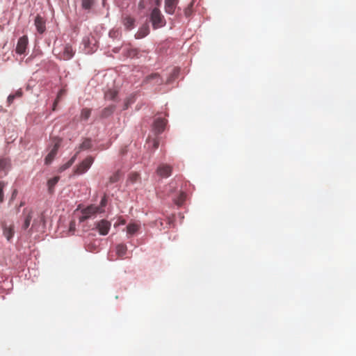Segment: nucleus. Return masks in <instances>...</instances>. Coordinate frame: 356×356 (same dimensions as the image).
I'll list each match as a JSON object with an SVG mask.
<instances>
[{
	"instance_id": "obj_1",
	"label": "nucleus",
	"mask_w": 356,
	"mask_h": 356,
	"mask_svg": "<svg viewBox=\"0 0 356 356\" xmlns=\"http://www.w3.org/2000/svg\"><path fill=\"white\" fill-rule=\"evenodd\" d=\"M53 52L58 59L64 60L71 59L75 54V51L70 44H65L62 49H59L58 47H54Z\"/></svg>"
},
{
	"instance_id": "obj_2",
	"label": "nucleus",
	"mask_w": 356,
	"mask_h": 356,
	"mask_svg": "<svg viewBox=\"0 0 356 356\" xmlns=\"http://www.w3.org/2000/svg\"><path fill=\"white\" fill-rule=\"evenodd\" d=\"M101 207H96L95 204H90L87 207L81 209V216L79 217L80 222H84L85 220L95 216L97 213H101Z\"/></svg>"
},
{
	"instance_id": "obj_3",
	"label": "nucleus",
	"mask_w": 356,
	"mask_h": 356,
	"mask_svg": "<svg viewBox=\"0 0 356 356\" xmlns=\"http://www.w3.org/2000/svg\"><path fill=\"white\" fill-rule=\"evenodd\" d=\"M153 28L156 29L165 25V19L158 7L153 8L150 15Z\"/></svg>"
},
{
	"instance_id": "obj_4",
	"label": "nucleus",
	"mask_w": 356,
	"mask_h": 356,
	"mask_svg": "<svg viewBox=\"0 0 356 356\" xmlns=\"http://www.w3.org/2000/svg\"><path fill=\"white\" fill-rule=\"evenodd\" d=\"M54 145L49 152V154L47 155L44 159L45 164L49 165L50 164L52 161L54 160V157L57 154L58 150L60 146L61 143V139L60 138H54L53 140Z\"/></svg>"
},
{
	"instance_id": "obj_5",
	"label": "nucleus",
	"mask_w": 356,
	"mask_h": 356,
	"mask_svg": "<svg viewBox=\"0 0 356 356\" xmlns=\"http://www.w3.org/2000/svg\"><path fill=\"white\" fill-rule=\"evenodd\" d=\"M94 159L91 156H87L76 168L75 173L81 175L85 173L91 166Z\"/></svg>"
},
{
	"instance_id": "obj_6",
	"label": "nucleus",
	"mask_w": 356,
	"mask_h": 356,
	"mask_svg": "<svg viewBox=\"0 0 356 356\" xmlns=\"http://www.w3.org/2000/svg\"><path fill=\"white\" fill-rule=\"evenodd\" d=\"M111 226V222L106 220H102L96 224V228L98 230L99 234L103 236L108 234Z\"/></svg>"
},
{
	"instance_id": "obj_7",
	"label": "nucleus",
	"mask_w": 356,
	"mask_h": 356,
	"mask_svg": "<svg viewBox=\"0 0 356 356\" xmlns=\"http://www.w3.org/2000/svg\"><path fill=\"white\" fill-rule=\"evenodd\" d=\"M156 172L161 177H168L172 173V167L168 164L162 163L157 168Z\"/></svg>"
},
{
	"instance_id": "obj_8",
	"label": "nucleus",
	"mask_w": 356,
	"mask_h": 356,
	"mask_svg": "<svg viewBox=\"0 0 356 356\" xmlns=\"http://www.w3.org/2000/svg\"><path fill=\"white\" fill-rule=\"evenodd\" d=\"M27 44L28 39L26 36L19 38L16 47L17 54H23L26 51Z\"/></svg>"
},
{
	"instance_id": "obj_9",
	"label": "nucleus",
	"mask_w": 356,
	"mask_h": 356,
	"mask_svg": "<svg viewBox=\"0 0 356 356\" xmlns=\"http://www.w3.org/2000/svg\"><path fill=\"white\" fill-rule=\"evenodd\" d=\"M10 168V160L8 159H0V178L6 176Z\"/></svg>"
},
{
	"instance_id": "obj_10",
	"label": "nucleus",
	"mask_w": 356,
	"mask_h": 356,
	"mask_svg": "<svg viewBox=\"0 0 356 356\" xmlns=\"http://www.w3.org/2000/svg\"><path fill=\"white\" fill-rule=\"evenodd\" d=\"M178 3L179 0H165V11L170 15H173Z\"/></svg>"
},
{
	"instance_id": "obj_11",
	"label": "nucleus",
	"mask_w": 356,
	"mask_h": 356,
	"mask_svg": "<svg viewBox=\"0 0 356 356\" xmlns=\"http://www.w3.org/2000/svg\"><path fill=\"white\" fill-rule=\"evenodd\" d=\"M166 120L161 118H156L154 122V129L156 131V133L161 134V132H163L166 125Z\"/></svg>"
},
{
	"instance_id": "obj_12",
	"label": "nucleus",
	"mask_w": 356,
	"mask_h": 356,
	"mask_svg": "<svg viewBox=\"0 0 356 356\" xmlns=\"http://www.w3.org/2000/svg\"><path fill=\"white\" fill-rule=\"evenodd\" d=\"M35 26L38 32L40 34L46 31L45 20L40 15H37L35 19Z\"/></svg>"
},
{
	"instance_id": "obj_13",
	"label": "nucleus",
	"mask_w": 356,
	"mask_h": 356,
	"mask_svg": "<svg viewBox=\"0 0 356 356\" xmlns=\"http://www.w3.org/2000/svg\"><path fill=\"white\" fill-rule=\"evenodd\" d=\"M122 24L124 26L125 29L128 31L131 30L135 26V19L130 15H123L122 16Z\"/></svg>"
},
{
	"instance_id": "obj_14",
	"label": "nucleus",
	"mask_w": 356,
	"mask_h": 356,
	"mask_svg": "<svg viewBox=\"0 0 356 356\" xmlns=\"http://www.w3.org/2000/svg\"><path fill=\"white\" fill-rule=\"evenodd\" d=\"M23 214L25 215V218L22 227L23 229L25 230L30 225L33 217V211L31 210H27L26 209H25L23 211Z\"/></svg>"
},
{
	"instance_id": "obj_15",
	"label": "nucleus",
	"mask_w": 356,
	"mask_h": 356,
	"mask_svg": "<svg viewBox=\"0 0 356 356\" xmlns=\"http://www.w3.org/2000/svg\"><path fill=\"white\" fill-rule=\"evenodd\" d=\"M149 33V28L147 24L143 25L135 35L136 39H141L147 36Z\"/></svg>"
},
{
	"instance_id": "obj_16",
	"label": "nucleus",
	"mask_w": 356,
	"mask_h": 356,
	"mask_svg": "<svg viewBox=\"0 0 356 356\" xmlns=\"http://www.w3.org/2000/svg\"><path fill=\"white\" fill-rule=\"evenodd\" d=\"M146 81L154 84L160 85L163 83L162 79L157 73L152 74L146 77Z\"/></svg>"
},
{
	"instance_id": "obj_17",
	"label": "nucleus",
	"mask_w": 356,
	"mask_h": 356,
	"mask_svg": "<svg viewBox=\"0 0 356 356\" xmlns=\"http://www.w3.org/2000/svg\"><path fill=\"white\" fill-rule=\"evenodd\" d=\"M3 235L7 238L8 241H10L13 235H14V228L13 225H10L9 227L3 226Z\"/></svg>"
},
{
	"instance_id": "obj_18",
	"label": "nucleus",
	"mask_w": 356,
	"mask_h": 356,
	"mask_svg": "<svg viewBox=\"0 0 356 356\" xmlns=\"http://www.w3.org/2000/svg\"><path fill=\"white\" fill-rule=\"evenodd\" d=\"M127 248L125 244H118L116 246V254L119 258H122L127 253Z\"/></svg>"
},
{
	"instance_id": "obj_19",
	"label": "nucleus",
	"mask_w": 356,
	"mask_h": 356,
	"mask_svg": "<svg viewBox=\"0 0 356 356\" xmlns=\"http://www.w3.org/2000/svg\"><path fill=\"white\" fill-rule=\"evenodd\" d=\"M140 229V225L137 223H129L127 227V232L128 234L133 235Z\"/></svg>"
},
{
	"instance_id": "obj_20",
	"label": "nucleus",
	"mask_w": 356,
	"mask_h": 356,
	"mask_svg": "<svg viewBox=\"0 0 356 356\" xmlns=\"http://www.w3.org/2000/svg\"><path fill=\"white\" fill-rule=\"evenodd\" d=\"M59 180V177H54L47 181L48 190L50 193L54 192V188Z\"/></svg>"
},
{
	"instance_id": "obj_21",
	"label": "nucleus",
	"mask_w": 356,
	"mask_h": 356,
	"mask_svg": "<svg viewBox=\"0 0 356 356\" xmlns=\"http://www.w3.org/2000/svg\"><path fill=\"white\" fill-rule=\"evenodd\" d=\"M92 147V142H91V140L89 139V138H86L83 142L80 145L79 147V153L80 152V151L81 150H86V149H90V147Z\"/></svg>"
},
{
	"instance_id": "obj_22",
	"label": "nucleus",
	"mask_w": 356,
	"mask_h": 356,
	"mask_svg": "<svg viewBox=\"0 0 356 356\" xmlns=\"http://www.w3.org/2000/svg\"><path fill=\"white\" fill-rule=\"evenodd\" d=\"M115 106L114 105H111L106 108H105L102 111V118H107L110 116L115 111Z\"/></svg>"
},
{
	"instance_id": "obj_23",
	"label": "nucleus",
	"mask_w": 356,
	"mask_h": 356,
	"mask_svg": "<svg viewBox=\"0 0 356 356\" xmlns=\"http://www.w3.org/2000/svg\"><path fill=\"white\" fill-rule=\"evenodd\" d=\"M79 152L76 153L65 164L60 166V170L63 171L70 168L75 161Z\"/></svg>"
},
{
	"instance_id": "obj_24",
	"label": "nucleus",
	"mask_w": 356,
	"mask_h": 356,
	"mask_svg": "<svg viewBox=\"0 0 356 356\" xmlns=\"http://www.w3.org/2000/svg\"><path fill=\"white\" fill-rule=\"evenodd\" d=\"M118 95V92L115 90H108L105 92V98L108 100H115Z\"/></svg>"
},
{
	"instance_id": "obj_25",
	"label": "nucleus",
	"mask_w": 356,
	"mask_h": 356,
	"mask_svg": "<svg viewBox=\"0 0 356 356\" xmlns=\"http://www.w3.org/2000/svg\"><path fill=\"white\" fill-rule=\"evenodd\" d=\"M91 114V110L87 108H83L81 113V118L86 120L89 118Z\"/></svg>"
},
{
	"instance_id": "obj_26",
	"label": "nucleus",
	"mask_w": 356,
	"mask_h": 356,
	"mask_svg": "<svg viewBox=\"0 0 356 356\" xmlns=\"http://www.w3.org/2000/svg\"><path fill=\"white\" fill-rule=\"evenodd\" d=\"M120 178V172L119 171L115 172L109 177V183L113 184L119 181Z\"/></svg>"
},
{
	"instance_id": "obj_27",
	"label": "nucleus",
	"mask_w": 356,
	"mask_h": 356,
	"mask_svg": "<svg viewBox=\"0 0 356 356\" xmlns=\"http://www.w3.org/2000/svg\"><path fill=\"white\" fill-rule=\"evenodd\" d=\"M95 0H82V7L84 9H90L94 4Z\"/></svg>"
},
{
	"instance_id": "obj_28",
	"label": "nucleus",
	"mask_w": 356,
	"mask_h": 356,
	"mask_svg": "<svg viewBox=\"0 0 356 356\" xmlns=\"http://www.w3.org/2000/svg\"><path fill=\"white\" fill-rule=\"evenodd\" d=\"M107 202H108L107 196H106V195H104L101 200L100 204L99 206L96 205V207H101L102 213H103L104 211V207L107 204Z\"/></svg>"
},
{
	"instance_id": "obj_29",
	"label": "nucleus",
	"mask_w": 356,
	"mask_h": 356,
	"mask_svg": "<svg viewBox=\"0 0 356 356\" xmlns=\"http://www.w3.org/2000/svg\"><path fill=\"white\" fill-rule=\"evenodd\" d=\"M139 179L140 175L138 172H131L129 177V180L132 183L136 182Z\"/></svg>"
},
{
	"instance_id": "obj_30",
	"label": "nucleus",
	"mask_w": 356,
	"mask_h": 356,
	"mask_svg": "<svg viewBox=\"0 0 356 356\" xmlns=\"http://www.w3.org/2000/svg\"><path fill=\"white\" fill-rule=\"evenodd\" d=\"M6 184L4 181H0V203L3 201V188L6 186Z\"/></svg>"
},
{
	"instance_id": "obj_31",
	"label": "nucleus",
	"mask_w": 356,
	"mask_h": 356,
	"mask_svg": "<svg viewBox=\"0 0 356 356\" xmlns=\"http://www.w3.org/2000/svg\"><path fill=\"white\" fill-rule=\"evenodd\" d=\"M193 6V2H191L188 7L184 10V13L186 17H189L192 13V8Z\"/></svg>"
},
{
	"instance_id": "obj_32",
	"label": "nucleus",
	"mask_w": 356,
	"mask_h": 356,
	"mask_svg": "<svg viewBox=\"0 0 356 356\" xmlns=\"http://www.w3.org/2000/svg\"><path fill=\"white\" fill-rule=\"evenodd\" d=\"M185 197H186L185 193H181L180 194L179 197H178V199L175 201L176 204L178 205L182 204L185 200Z\"/></svg>"
},
{
	"instance_id": "obj_33",
	"label": "nucleus",
	"mask_w": 356,
	"mask_h": 356,
	"mask_svg": "<svg viewBox=\"0 0 356 356\" xmlns=\"http://www.w3.org/2000/svg\"><path fill=\"white\" fill-rule=\"evenodd\" d=\"M65 94V89L60 90V91L58 93L56 99L60 100V99L62 97V96H63Z\"/></svg>"
},
{
	"instance_id": "obj_34",
	"label": "nucleus",
	"mask_w": 356,
	"mask_h": 356,
	"mask_svg": "<svg viewBox=\"0 0 356 356\" xmlns=\"http://www.w3.org/2000/svg\"><path fill=\"white\" fill-rule=\"evenodd\" d=\"M15 99V96H13V95H10L7 99L8 104L10 105L13 102Z\"/></svg>"
},
{
	"instance_id": "obj_35",
	"label": "nucleus",
	"mask_w": 356,
	"mask_h": 356,
	"mask_svg": "<svg viewBox=\"0 0 356 356\" xmlns=\"http://www.w3.org/2000/svg\"><path fill=\"white\" fill-rule=\"evenodd\" d=\"M13 96H15V98H19L22 96V91L21 89L16 91L15 94H13Z\"/></svg>"
},
{
	"instance_id": "obj_36",
	"label": "nucleus",
	"mask_w": 356,
	"mask_h": 356,
	"mask_svg": "<svg viewBox=\"0 0 356 356\" xmlns=\"http://www.w3.org/2000/svg\"><path fill=\"white\" fill-rule=\"evenodd\" d=\"M159 142L158 140L156 139H154L152 140V146H153V148L154 149H157L159 147Z\"/></svg>"
},
{
	"instance_id": "obj_37",
	"label": "nucleus",
	"mask_w": 356,
	"mask_h": 356,
	"mask_svg": "<svg viewBox=\"0 0 356 356\" xmlns=\"http://www.w3.org/2000/svg\"><path fill=\"white\" fill-rule=\"evenodd\" d=\"M75 230V222L72 221L70 225V231L74 232Z\"/></svg>"
},
{
	"instance_id": "obj_38",
	"label": "nucleus",
	"mask_w": 356,
	"mask_h": 356,
	"mask_svg": "<svg viewBox=\"0 0 356 356\" xmlns=\"http://www.w3.org/2000/svg\"><path fill=\"white\" fill-rule=\"evenodd\" d=\"M58 102H59V100L56 99V100L54 101V105H53V108H52L53 111L56 110V105L58 103Z\"/></svg>"
},
{
	"instance_id": "obj_39",
	"label": "nucleus",
	"mask_w": 356,
	"mask_h": 356,
	"mask_svg": "<svg viewBox=\"0 0 356 356\" xmlns=\"http://www.w3.org/2000/svg\"><path fill=\"white\" fill-rule=\"evenodd\" d=\"M155 1V5L157 6V7H159L160 5H161V0H154Z\"/></svg>"
},
{
	"instance_id": "obj_40",
	"label": "nucleus",
	"mask_w": 356,
	"mask_h": 356,
	"mask_svg": "<svg viewBox=\"0 0 356 356\" xmlns=\"http://www.w3.org/2000/svg\"><path fill=\"white\" fill-rule=\"evenodd\" d=\"M128 104H129V100L127 101V102L125 104V109L128 108Z\"/></svg>"
},
{
	"instance_id": "obj_41",
	"label": "nucleus",
	"mask_w": 356,
	"mask_h": 356,
	"mask_svg": "<svg viewBox=\"0 0 356 356\" xmlns=\"http://www.w3.org/2000/svg\"><path fill=\"white\" fill-rule=\"evenodd\" d=\"M0 29H1V30L3 29V27L1 25H0Z\"/></svg>"
}]
</instances>
